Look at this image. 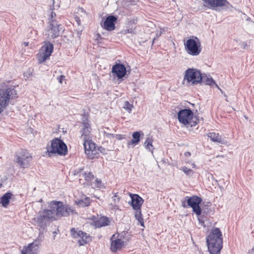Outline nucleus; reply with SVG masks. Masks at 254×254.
I'll return each instance as SVG.
<instances>
[{"label":"nucleus","mask_w":254,"mask_h":254,"mask_svg":"<svg viewBox=\"0 0 254 254\" xmlns=\"http://www.w3.org/2000/svg\"><path fill=\"white\" fill-rule=\"evenodd\" d=\"M83 170V168H78L76 170H74L72 173L74 176H80V174L82 172Z\"/></svg>","instance_id":"nucleus-34"},{"label":"nucleus","mask_w":254,"mask_h":254,"mask_svg":"<svg viewBox=\"0 0 254 254\" xmlns=\"http://www.w3.org/2000/svg\"><path fill=\"white\" fill-rule=\"evenodd\" d=\"M77 204L81 207H86L90 205L91 203V200L89 197H85L83 198L78 200L76 202Z\"/></svg>","instance_id":"nucleus-27"},{"label":"nucleus","mask_w":254,"mask_h":254,"mask_svg":"<svg viewBox=\"0 0 254 254\" xmlns=\"http://www.w3.org/2000/svg\"><path fill=\"white\" fill-rule=\"evenodd\" d=\"M12 193L9 192H7L4 193L0 199V203L4 207H6L9 204L10 199L12 196Z\"/></svg>","instance_id":"nucleus-24"},{"label":"nucleus","mask_w":254,"mask_h":254,"mask_svg":"<svg viewBox=\"0 0 254 254\" xmlns=\"http://www.w3.org/2000/svg\"><path fill=\"white\" fill-rule=\"evenodd\" d=\"M182 206L184 208H187L189 207V205H188V203H187V200H186V199L185 198L184 200H183L182 201Z\"/></svg>","instance_id":"nucleus-38"},{"label":"nucleus","mask_w":254,"mask_h":254,"mask_svg":"<svg viewBox=\"0 0 254 254\" xmlns=\"http://www.w3.org/2000/svg\"><path fill=\"white\" fill-rule=\"evenodd\" d=\"M110 222L111 221L107 217L101 216L94 220L93 225H94L96 228H99L109 225Z\"/></svg>","instance_id":"nucleus-21"},{"label":"nucleus","mask_w":254,"mask_h":254,"mask_svg":"<svg viewBox=\"0 0 254 254\" xmlns=\"http://www.w3.org/2000/svg\"><path fill=\"white\" fill-rule=\"evenodd\" d=\"M115 137L117 138L118 140H121L124 138L123 135L122 134H115Z\"/></svg>","instance_id":"nucleus-40"},{"label":"nucleus","mask_w":254,"mask_h":254,"mask_svg":"<svg viewBox=\"0 0 254 254\" xmlns=\"http://www.w3.org/2000/svg\"><path fill=\"white\" fill-rule=\"evenodd\" d=\"M112 72L118 79H122L126 75L127 69L124 64H116L112 66Z\"/></svg>","instance_id":"nucleus-16"},{"label":"nucleus","mask_w":254,"mask_h":254,"mask_svg":"<svg viewBox=\"0 0 254 254\" xmlns=\"http://www.w3.org/2000/svg\"><path fill=\"white\" fill-rule=\"evenodd\" d=\"M31 160L32 156L24 149L21 150L16 155V161L21 168H28Z\"/></svg>","instance_id":"nucleus-9"},{"label":"nucleus","mask_w":254,"mask_h":254,"mask_svg":"<svg viewBox=\"0 0 254 254\" xmlns=\"http://www.w3.org/2000/svg\"><path fill=\"white\" fill-rule=\"evenodd\" d=\"M133 105L130 104L128 101H125L124 103L123 108L127 111L129 113H131Z\"/></svg>","instance_id":"nucleus-32"},{"label":"nucleus","mask_w":254,"mask_h":254,"mask_svg":"<svg viewBox=\"0 0 254 254\" xmlns=\"http://www.w3.org/2000/svg\"><path fill=\"white\" fill-rule=\"evenodd\" d=\"M28 74L30 75L31 74V72L29 71V72H28Z\"/></svg>","instance_id":"nucleus-49"},{"label":"nucleus","mask_w":254,"mask_h":254,"mask_svg":"<svg viewBox=\"0 0 254 254\" xmlns=\"http://www.w3.org/2000/svg\"><path fill=\"white\" fill-rule=\"evenodd\" d=\"M49 24L47 35L49 38L55 39L59 36L60 32L62 30V28L60 27L61 25L59 22L55 21H52Z\"/></svg>","instance_id":"nucleus-14"},{"label":"nucleus","mask_w":254,"mask_h":254,"mask_svg":"<svg viewBox=\"0 0 254 254\" xmlns=\"http://www.w3.org/2000/svg\"><path fill=\"white\" fill-rule=\"evenodd\" d=\"M204 5L208 8L214 9L216 7L230 5L226 0H203Z\"/></svg>","instance_id":"nucleus-15"},{"label":"nucleus","mask_w":254,"mask_h":254,"mask_svg":"<svg viewBox=\"0 0 254 254\" xmlns=\"http://www.w3.org/2000/svg\"><path fill=\"white\" fill-rule=\"evenodd\" d=\"M186 80L190 85L197 84L202 80V74L197 69L189 68L185 71L184 81Z\"/></svg>","instance_id":"nucleus-5"},{"label":"nucleus","mask_w":254,"mask_h":254,"mask_svg":"<svg viewBox=\"0 0 254 254\" xmlns=\"http://www.w3.org/2000/svg\"><path fill=\"white\" fill-rule=\"evenodd\" d=\"M252 252L254 253V247L252 249Z\"/></svg>","instance_id":"nucleus-47"},{"label":"nucleus","mask_w":254,"mask_h":254,"mask_svg":"<svg viewBox=\"0 0 254 254\" xmlns=\"http://www.w3.org/2000/svg\"><path fill=\"white\" fill-rule=\"evenodd\" d=\"M50 207V210L53 213L54 217L55 215L58 217H62L77 214L72 207L60 201H52Z\"/></svg>","instance_id":"nucleus-2"},{"label":"nucleus","mask_w":254,"mask_h":254,"mask_svg":"<svg viewBox=\"0 0 254 254\" xmlns=\"http://www.w3.org/2000/svg\"><path fill=\"white\" fill-rule=\"evenodd\" d=\"M82 175L84 177L85 180L89 183H91L94 178V175L91 172H89L88 173H84Z\"/></svg>","instance_id":"nucleus-31"},{"label":"nucleus","mask_w":254,"mask_h":254,"mask_svg":"<svg viewBox=\"0 0 254 254\" xmlns=\"http://www.w3.org/2000/svg\"><path fill=\"white\" fill-rule=\"evenodd\" d=\"M211 205V203H210V202H207V205L208 206H210Z\"/></svg>","instance_id":"nucleus-44"},{"label":"nucleus","mask_w":254,"mask_h":254,"mask_svg":"<svg viewBox=\"0 0 254 254\" xmlns=\"http://www.w3.org/2000/svg\"><path fill=\"white\" fill-rule=\"evenodd\" d=\"M53 218V213L50 209H46L40 212L39 215L36 218V222L39 227L43 228L45 227L46 222Z\"/></svg>","instance_id":"nucleus-13"},{"label":"nucleus","mask_w":254,"mask_h":254,"mask_svg":"<svg viewBox=\"0 0 254 254\" xmlns=\"http://www.w3.org/2000/svg\"><path fill=\"white\" fill-rule=\"evenodd\" d=\"M129 196L131 198V202H129L133 209H139L141 208V206L144 202L143 199L138 194L129 193Z\"/></svg>","instance_id":"nucleus-17"},{"label":"nucleus","mask_w":254,"mask_h":254,"mask_svg":"<svg viewBox=\"0 0 254 254\" xmlns=\"http://www.w3.org/2000/svg\"><path fill=\"white\" fill-rule=\"evenodd\" d=\"M185 199L189 207L192 208L193 212L197 216H200L202 213V209L200 206L202 201L201 198L197 195H193L191 197L186 196Z\"/></svg>","instance_id":"nucleus-7"},{"label":"nucleus","mask_w":254,"mask_h":254,"mask_svg":"<svg viewBox=\"0 0 254 254\" xmlns=\"http://www.w3.org/2000/svg\"><path fill=\"white\" fill-rule=\"evenodd\" d=\"M54 5L52 7H51L48 11L50 13L49 17L48 18L49 23H51L52 21H55V22H58L57 21V15L56 13L54 11Z\"/></svg>","instance_id":"nucleus-29"},{"label":"nucleus","mask_w":254,"mask_h":254,"mask_svg":"<svg viewBox=\"0 0 254 254\" xmlns=\"http://www.w3.org/2000/svg\"><path fill=\"white\" fill-rule=\"evenodd\" d=\"M185 47L187 53L192 56H197L201 51L200 42L196 37L195 39H188Z\"/></svg>","instance_id":"nucleus-6"},{"label":"nucleus","mask_w":254,"mask_h":254,"mask_svg":"<svg viewBox=\"0 0 254 254\" xmlns=\"http://www.w3.org/2000/svg\"><path fill=\"white\" fill-rule=\"evenodd\" d=\"M208 137L214 142L221 143L222 136L219 135L218 133L215 132H210L208 134Z\"/></svg>","instance_id":"nucleus-25"},{"label":"nucleus","mask_w":254,"mask_h":254,"mask_svg":"<svg viewBox=\"0 0 254 254\" xmlns=\"http://www.w3.org/2000/svg\"><path fill=\"white\" fill-rule=\"evenodd\" d=\"M186 175L188 176H191L193 174V172L192 170L187 168V167H183L181 169Z\"/></svg>","instance_id":"nucleus-33"},{"label":"nucleus","mask_w":254,"mask_h":254,"mask_svg":"<svg viewBox=\"0 0 254 254\" xmlns=\"http://www.w3.org/2000/svg\"><path fill=\"white\" fill-rule=\"evenodd\" d=\"M153 139L150 137H148L146 138V140L144 142V145L145 148L150 151L152 150L154 148L152 145Z\"/></svg>","instance_id":"nucleus-30"},{"label":"nucleus","mask_w":254,"mask_h":254,"mask_svg":"<svg viewBox=\"0 0 254 254\" xmlns=\"http://www.w3.org/2000/svg\"><path fill=\"white\" fill-rule=\"evenodd\" d=\"M15 90L7 88L4 90H0V114L5 110L8 105L10 99L16 97Z\"/></svg>","instance_id":"nucleus-3"},{"label":"nucleus","mask_w":254,"mask_h":254,"mask_svg":"<svg viewBox=\"0 0 254 254\" xmlns=\"http://www.w3.org/2000/svg\"><path fill=\"white\" fill-rule=\"evenodd\" d=\"M198 220H199L200 223H204V221H202L200 218H198Z\"/></svg>","instance_id":"nucleus-42"},{"label":"nucleus","mask_w":254,"mask_h":254,"mask_svg":"<svg viewBox=\"0 0 254 254\" xmlns=\"http://www.w3.org/2000/svg\"><path fill=\"white\" fill-rule=\"evenodd\" d=\"M192 166L193 168H195V165L194 164H192Z\"/></svg>","instance_id":"nucleus-48"},{"label":"nucleus","mask_w":254,"mask_h":254,"mask_svg":"<svg viewBox=\"0 0 254 254\" xmlns=\"http://www.w3.org/2000/svg\"><path fill=\"white\" fill-rule=\"evenodd\" d=\"M208 251L210 254H220L223 246L222 235L220 229L212 230L206 239Z\"/></svg>","instance_id":"nucleus-1"},{"label":"nucleus","mask_w":254,"mask_h":254,"mask_svg":"<svg viewBox=\"0 0 254 254\" xmlns=\"http://www.w3.org/2000/svg\"><path fill=\"white\" fill-rule=\"evenodd\" d=\"M105 130L109 131V128L108 127H105Z\"/></svg>","instance_id":"nucleus-45"},{"label":"nucleus","mask_w":254,"mask_h":254,"mask_svg":"<svg viewBox=\"0 0 254 254\" xmlns=\"http://www.w3.org/2000/svg\"><path fill=\"white\" fill-rule=\"evenodd\" d=\"M49 153L65 155L67 153V148L63 140L55 138L51 142V146L47 149Z\"/></svg>","instance_id":"nucleus-4"},{"label":"nucleus","mask_w":254,"mask_h":254,"mask_svg":"<svg viewBox=\"0 0 254 254\" xmlns=\"http://www.w3.org/2000/svg\"><path fill=\"white\" fill-rule=\"evenodd\" d=\"M240 45H241V47L244 49H246L247 47V44L245 42H243L241 43L240 44Z\"/></svg>","instance_id":"nucleus-39"},{"label":"nucleus","mask_w":254,"mask_h":254,"mask_svg":"<svg viewBox=\"0 0 254 254\" xmlns=\"http://www.w3.org/2000/svg\"><path fill=\"white\" fill-rule=\"evenodd\" d=\"M39 244L37 243V240L23 247L21 250V254H36V250L38 249Z\"/></svg>","instance_id":"nucleus-20"},{"label":"nucleus","mask_w":254,"mask_h":254,"mask_svg":"<svg viewBox=\"0 0 254 254\" xmlns=\"http://www.w3.org/2000/svg\"><path fill=\"white\" fill-rule=\"evenodd\" d=\"M104 133L108 138L115 137V134L109 133L106 130H104Z\"/></svg>","instance_id":"nucleus-35"},{"label":"nucleus","mask_w":254,"mask_h":254,"mask_svg":"<svg viewBox=\"0 0 254 254\" xmlns=\"http://www.w3.org/2000/svg\"><path fill=\"white\" fill-rule=\"evenodd\" d=\"M90 127L88 123H84V127L82 130L81 138L84 141L91 140Z\"/></svg>","instance_id":"nucleus-22"},{"label":"nucleus","mask_w":254,"mask_h":254,"mask_svg":"<svg viewBox=\"0 0 254 254\" xmlns=\"http://www.w3.org/2000/svg\"><path fill=\"white\" fill-rule=\"evenodd\" d=\"M53 50V45L51 43H46L41 48L37 58L40 63H42L47 60L51 56Z\"/></svg>","instance_id":"nucleus-11"},{"label":"nucleus","mask_w":254,"mask_h":254,"mask_svg":"<svg viewBox=\"0 0 254 254\" xmlns=\"http://www.w3.org/2000/svg\"><path fill=\"white\" fill-rule=\"evenodd\" d=\"M24 44L26 46H28V42H24Z\"/></svg>","instance_id":"nucleus-43"},{"label":"nucleus","mask_w":254,"mask_h":254,"mask_svg":"<svg viewBox=\"0 0 254 254\" xmlns=\"http://www.w3.org/2000/svg\"><path fill=\"white\" fill-rule=\"evenodd\" d=\"M193 113L190 109L181 110L178 113L179 121L184 125H189L193 119Z\"/></svg>","instance_id":"nucleus-12"},{"label":"nucleus","mask_w":254,"mask_h":254,"mask_svg":"<svg viewBox=\"0 0 254 254\" xmlns=\"http://www.w3.org/2000/svg\"><path fill=\"white\" fill-rule=\"evenodd\" d=\"M117 17L114 15L107 16L104 22L103 27L108 31H112L115 29V22Z\"/></svg>","instance_id":"nucleus-19"},{"label":"nucleus","mask_w":254,"mask_h":254,"mask_svg":"<svg viewBox=\"0 0 254 254\" xmlns=\"http://www.w3.org/2000/svg\"><path fill=\"white\" fill-rule=\"evenodd\" d=\"M135 210V217L141 226H144V221L141 213V208L139 209H134Z\"/></svg>","instance_id":"nucleus-28"},{"label":"nucleus","mask_w":254,"mask_h":254,"mask_svg":"<svg viewBox=\"0 0 254 254\" xmlns=\"http://www.w3.org/2000/svg\"><path fill=\"white\" fill-rule=\"evenodd\" d=\"M84 147L85 153L87 155L88 158L93 159L95 158H98V151L100 150L102 152V150H105V149L96 148L95 144L91 140L84 141L83 143Z\"/></svg>","instance_id":"nucleus-8"},{"label":"nucleus","mask_w":254,"mask_h":254,"mask_svg":"<svg viewBox=\"0 0 254 254\" xmlns=\"http://www.w3.org/2000/svg\"><path fill=\"white\" fill-rule=\"evenodd\" d=\"M113 200L114 201V205L116 204L117 203L119 202L120 200V198L118 197V196L117 194H115L113 197H112Z\"/></svg>","instance_id":"nucleus-36"},{"label":"nucleus","mask_w":254,"mask_h":254,"mask_svg":"<svg viewBox=\"0 0 254 254\" xmlns=\"http://www.w3.org/2000/svg\"><path fill=\"white\" fill-rule=\"evenodd\" d=\"M65 76L62 75L60 76L57 77V80L60 83H62L63 81L65 80Z\"/></svg>","instance_id":"nucleus-37"},{"label":"nucleus","mask_w":254,"mask_h":254,"mask_svg":"<svg viewBox=\"0 0 254 254\" xmlns=\"http://www.w3.org/2000/svg\"><path fill=\"white\" fill-rule=\"evenodd\" d=\"M190 155H191V154L190 152H186L185 153V156L186 157H189L190 156Z\"/></svg>","instance_id":"nucleus-41"},{"label":"nucleus","mask_w":254,"mask_h":254,"mask_svg":"<svg viewBox=\"0 0 254 254\" xmlns=\"http://www.w3.org/2000/svg\"><path fill=\"white\" fill-rule=\"evenodd\" d=\"M116 234H117L113 235L110 239L111 241L110 249L113 252H116L118 250H121L125 245L124 242L120 238H117L113 240Z\"/></svg>","instance_id":"nucleus-18"},{"label":"nucleus","mask_w":254,"mask_h":254,"mask_svg":"<svg viewBox=\"0 0 254 254\" xmlns=\"http://www.w3.org/2000/svg\"><path fill=\"white\" fill-rule=\"evenodd\" d=\"M96 182H97L98 183H100V182H101V181H98V179H96Z\"/></svg>","instance_id":"nucleus-46"},{"label":"nucleus","mask_w":254,"mask_h":254,"mask_svg":"<svg viewBox=\"0 0 254 254\" xmlns=\"http://www.w3.org/2000/svg\"><path fill=\"white\" fill-rule=\"evenodd\" d=\"M70 234L72 238L78 239L79 246H84L91 241V236L81 230H76L74 228L71 229Z\"/></svg>","instance_id":"nucleus-10"},{"label":"nucleus","mask_w":254,"mask_h":254,"mask_svg":"<svg viewBox=\"0 0 254 254\" xmlns=\"http://www.w3.org/2000/svg\"><path fill=\"white\" fill-rule=\"evenodd\" d=\"M133 139L128 142V145L137 144L140 141V133L139 131L134 132L132 134Z\"/></svg>","instance_id":"nucleus-26"},{"label":"nucleus","mask_w":254,"mask_h":254,"mask_svg":"<svg viewBox=\"0 0 254 254\" xmlns=\"http://www.w3.org/2000/svg\"><path fill=\"white\" fill-rule=\"evenodd\" d=\"M200 82H203L204 84L210 86H213V85H215V86L220 90L221 93H223L222 90L219 88V87L215 83V81L210 76H207L206 75H203L202 74V80Z\"/></svg>","instance_id":"nucleus-23"}]
</instances>
